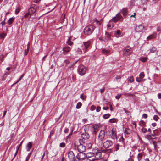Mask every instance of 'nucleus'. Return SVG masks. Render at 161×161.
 <instances>
[{"label":"nucleus","mask_w":161,"mask_h":161,"mask_svg":"<svg viewBox=\"0 0 161 161\" xmlns=\"http://www.w3.org/2000/svg\"><path fill=\"white\" fill-rule=\"evenodd\" d=\"M83 139H79L78 141L74 143L75 149H77L79 152H84L86 150V147Z\"/></svg>","instance_id":"obj_1"},{"label":"nucleus","mask_w":161,"mask_h":161,"mask_svg":"<svg viewBox=\"0 0 161 161\" xmlns=\"http://www.w3.org/2000/svg\"><path fill=\"white\" fill-rule=\"evenodd\" d=\"M91 41L90 40H89L86 42H83L81 46L82 50L84 53L86 52L91 48Z\"/></svg>","instance_id":"obj_2"},{"label":"nucleus","mask_w":161,"mask_h":161,"mask_svg":"<svg viewBox=\"0 0 161 161\" xmlns=\"http://www.w3.org/2000/svg\"><path fill=\"white\" fill-rule=\"evenodd\" d=\"M95 27L92 25H89L84 29V34L86 35H90L93 31Z\"/></svg>","instance_id":"obj_3"},{"label":"nucleus","mask_w":161,"mask_h":161,"mask_svg":"<svg viewBox=\"0 0 161 161\" xmlns=\"http://www.w3.org/2000/svg\"><path fill=\"white\" fill-rule=\"evenodd\" d=\"M123 20V18L122 16L120 14V13H118L115 17L112 18L111 20L112 21L116 23L119 21L122 22Z\"/></svg>","instance_id":"obj_4"},{"label":"nucleus","mask_w":161,"mask_h":161,"mask_svg":"<svg viewBox=\"0 0 161 161\" xmlns=\"http://www.w3.org/2000/svg\"><path fill=\"white\" fill-rule=\"evenodd\" d=\"M78 72L81 76L84 75L86 73V68L82 65H80L78 67Z\"/></svg>","instance_id":"obj_5"},{"label":"nucleus","mask_w":161,"mask_h":161,"mask_svg":"<svg viewBox=\"0 0 161 161\" xmlns=\"http://www.w3.org/2000/svg\"><path fill=\"white\" fill-rule=\"evenodd\" d=\"M113 144V142L112 141L110 140H107L106 141H105L103 143V147L105 148V149H107V148H108L110 147H111ZM101 149H104L103 148H101ZM101 151L102 149H101Z\"/></svg>","instance_id":"obj_6"},{"label":"nucleus","mask_w":161,"mask_h":161,"mask_svg":"<svg viewBox=\"0 0 161 161\" xmlns=\"http://www.w3.org/2000/svg\"><path fill=\"white\" fill-rule=\"evenodd\" d=\"M68 156L70 161H79L78 160H77L76 157L75 156L72 151H70L68 153Z\"/></svg>","instance_id":"obj_7"},{"label":"nucleus","mask_w":161,"mask_h":161,"mask_svg":"<svg viewBox=\"0 0 161 161\" xmlns=\"http://www.w3.org/2000/svg\"><path fill=\"white\" fill-rule=\"evenodd\" d=\"M107 133L110 138L114 140L117 138L116 132L115 130L113 129L112 130H108Z\"/></svg>","instance_id":"obj_8"},{"label":"nucleus","mask_w":161,"mask_h":161,"mask_svg":"<svg viewBox=\"0 0 161 161\" xmlns=\"http://www.w3.org/2000/svg\"><path fill=\"white\" fill-rule=\"evenodd\" d=\"M86 157V154L84 153V152H79L77 154V155L76 156V158L77 160H82L85 159Z\"/></svg>","instance_id":"obj_9"},{"label":"nucleus","mask_w":161,"mask_h":161,"mask_svg":"<svg viewBox=\"0 0 161 161\" xmlns=\"http://www.w3.org/2000/svg\"><path fill=\"white\" fill-rule=\"evenodd\" d=\"M132 51L131 48L129 46H128L124 49L123 54L125 56H128L130 55Z\"/></svg>","instance_id":"obj_10"},{"label":"nucleus","mask_w":161,"mask_h":161,"mask_svg":"<svg viewBox=\"0 0 161 161\" xmlns=\"http://www.w3.org/2000/svg\"><path fill=\"white\" fill-rule=\"evenodd\" d=\"M105 134L104 130H101L100 131L98 137V140L99 142H102L104 138Z\"/></svg>","instance_id":"obj_11"},{"label":"nucleus","mask_w":161,"mask_h":161,"mask_svg":"<svg viewBox=\"0 0 161 161\" xmlns=\"http://www.w3.org/2000/svg\"><path fill=\"white\" fill-rule=\"evenodd\" d=\"M36 8L35 5H32L28 9V12L30 14V16L33 14H36Z\"/></svg>","instance_id":"obj_12"},{"label":"nucleus","mask_w":161,"mask_h":161,"mask_svg":"<svg viewBox=\"0 0 161 161\" xmlns=\"http://www.w3.org/2000/svg\"><path fill=\"white\" fill-rule=\"evenodd\" d=\"M115 150H113L112 149H102V152L104 153H113L114 152L117 151L119 149V145H117L115 147Z\"/></svg>","instance_id":"obj_13"},{"label":"nucleus","mask_w":161,"mask_h":161,"mask_svg":"<svg viewBox=\"0 0 161 161\" xmlns=\"http://www.w3.org/2000/svg\"><path fill=\"white\" fill-rule=\"evenodd\" d=\"M144 28V25L141 24L137 26L135 28V31L136 32H141L143 31Z\"/></svg>","instance_id":"obj_14"},{"label":"nucleus","mask_w":161,"mask_h":161,"mask_svg":"<svg viewBox=\"0 0 161 161\" xmlns=\"http://www.w3.org/2000/svg\"><path fill=\"white\" fill-rule=\"evenodd\" d=\"M85 130V133H83L81 134V137L84 139V141L85 140V139H88L89 137V135L88 133L86 132Z\"/></svg>","instance_id":"obj_15"},{"label":"nucleus","mask_w":161,"mask_h":161,"mask_svg":"<svg viewBox=\"0 0 161 161\" xmlns=\"http://www.w3.org/2000/svg\"><path fill=\"white\" fill-rule=\"evenodd\" d=\"M103 53L104 54L108 55L111 53V51L107 48H103L102 50Z\"/></svg>","instance_id":"obj_16"},{"label":"nucleus","mask_w":161,"mask_h":161,"mask_svg":"<svg viewBox=\"0 0 161 161\" xmlns=\"http://www.w3.org/2000/svg\"><path fill=\"white\" fill-rule=\"evenodd\" d=\"M121 12L123 16L125 17L127 14L128 9L126 8H124L122 9Z\"/></svg>","instance_id":"obj_17"},{"label":"nucleus","mask_w":161,"mask_h":161,"mask_svg":"<svg viewBox=\"0 0 161 161\" xmlns=\"http://www.w3.org/2000/svg\"><path fill=\"white\" fill-rule=\"evenodd\" d=\"M95 158L96 159H98L101 157L102 153L100 152H99L98 151L95 153Z\"/></svg>","instance_id":"obj_18"},{"label":"nucleus","mask_w":161,"mask_h":161,"mask_svg":"<svg viewBox=\"0 0 161 161\" xmlns=\"http://www.w3.org/2000/svg\"><path fill=\"white\" fill-rule=\"evenodd\" d=\"M103 21V19H102L100 20L99 21L97 20L96 18L94 19L93 20V23H95L96 24L98 25H100Z\"/></svg>","instance_id":"obj_19"},{"label":"nucleus","mask_w":161,"mask_h":161,"mask_svg":"<svg viewBox=\"0 0 161 161\" xmlns=\"http://www.w3.org/2000/svg\"><path fill=\"white\" fill-rule=\"evenodd\" d=\"M71 48L70 47L67 46L63 48V50L64 52H69L71 50Z\"/></svg>","instance_id":"obj_20"},{"label":"nucleus","mask_w":161,"mask_h":161,"mask_svg":"<svg viewBox=\"0 0 161 161\" xmlns=\"http://www.w3.org/2000/svg\"><path fill=\"white\" fill-rule=\"evenodd\" d=\"M118 120L117 119L115 118H113L110 119L108 121V122L110 123H117Z\"/></svg>","instance_id":"obj_21"},{"label":"nucleus","mask_w":161,"mask_h":161,"mask_svg":"<svg viewBox=\"0 0 161 161\" xmlns=\"http://www.w3.org/2000/svg\"><path fill=\"white\" fill-rule=\"evenodd\" d=\"M115 36L117 37H120L121 36V31L120 30H118L115 33Z\"/></svg>","instance_id":"obj_22"},{"label":"nucleus","mask_w":161,"mask_h":161,"mask_svg":"<svg viewBox=\"0 0 161 161\" xmlns=\"http://www.w3.org/2000/svg\"><path fill=\"white\" fill-rule=\"evenodd\" d=\"M139 125L140 126L142 127L146 126V123L143 120H141L139 122Z\"/></svg>","instance_id":"obj_23"},{"label":"nucleus","mask_w":161,"mask_h":161,"mask_svg":"<svg viewBox=\"0 0 161 161\" xmlns=\"http://www.w3.org/2000/svg\"><path fill=\"white\" fill-rule=\"evenodd\" d=\"M124 133L127 134H130L131 133V130L129 128H126L124 131Z\"/></svg>","instance_id":"obj_24"},{"label":"nucleus","mask_w":161,"mask_h":161,"mask_svg":"<svg viewBox=\"0 0 161 161\" xmlns=\"http://www.w3.org/2000/svg\"><path fill=\"white\" fill-rule=\"evenodd\" d=\"M33 142H28L26 145V147L31 149L32 147Z\"/></svg>","instance_id":"obj_25"},{"label":"nucleus","mask_w":161,"mask_h":161,"mask_svg":"<svg viewBox=\"0 0 161 161\" xmlns=\"http://www.w3.org/2000/svg\"><path fill=\"white\" fill-rule=\"evenodd\" d=\"M111 21L110 20L109 22L107 25L108 28H112L114 27V24L113 23L111 24Z\"/></svg>","instance_id":"obj_26"},{"label":"nucleus","mask_w":161,"mask_h":161,"mask_svg":"<svg viewBox=\"0 0 161 161\" xmlns=\"http://www.w3.org/2000/svg\"><path fill=\"white\" fill-rule=\"evenodd\" d=\"M128 81L130 83H132L134 81V78L133 76L129 77L128 79Z\"/></svg>","instance_id":"obj_27"},{"label":"nucleus","mask_w":161,"mask_h":161,"mask_svg":"<svg viewBox=\"0 0 161 161\" xmlns=\"http://www.w3.org/2000/svg\"><path fill=\"white\" fill-rule=\"evenodd\" d=\"M14 21V19L13 18H10L8 21V24L10 25Z\"/></svg>","instance_id":"obj_28"},{"label":"nucleus","mask_w":161,"mask_h":161,"mask_svg":"<svg viewBox=\"0 0 161 161\" xmlns=\"http://www.w3.org/2000/svg\"><path fill=\"white\" fill-rule=\"evenodd\" d=\"M110 115H111L109 114L108 113L103 115V118L106 119L109 118Z\"/></svg>","instance_id":"obj_29"},{"label":"nucleus","mask_w":161,"mask_h":161,"mask_svg":"<svg viewBox=\"0 0 161 161\" xmlns=\"http://www.w3.org/2000/svg\"><path fill=\"white\" fill-rule=\"evenodd\" d=\"M105 36L106 37V38H105V39L106 40H108L109 39L110 37V35L109 34V33L108 32H105Z\"/></svg>","instance_id":"obj_30"},{"label":"nucleus","mask_w":161,"mask_h":161,"mask_svg":"<svg viewBox=\"0 0 161 161\" xmlns=\"http://www.w3.org/2000/svg\"><path fill=\"white\" fill-rule=\"evenodd\" d=\"M156 50V48L154 47H152V48L150 49V53H154Z\"/></svg>","instance_id":"obj_31"},{"label":"nucleus","mask_w":161,"mask_h":161,"mask_svg":"<svg viewBox=\"0 0 161 161\" xmlns=\"http://www.w3.org/2000/svg\"><path fill=\"white\" fill-rule=\"evenodd\" d=\"M31 153L32 152H31L28 154L27 157H26V159L25 161H28L31 155Z\"/></svg>","instance_id":"obj_32"},{"label":"nucleus","mask_w":161,"mask_h":161,"mask_svg":"<svg viewBox=\"0 0 161 161\" xmlns=\"http://www.w3.org/2000/svg\"><path fill=\"white\" fill-rule=\"evenodd\" d=\"M86 148H87L88 149H90L92 147V144L90 142H88L86 143Z\"/></svg>","instance_id":"obj_33"},{"label":"nucleus","mask_w":161,"mask_h":161,"mask_svg":"<svg viewBox=\"0 0 161 161\" xmlns=\"http://www.w3.org/2000/svg\"><path fill=\"white\" fill-rule=\"evenodd\" d=\"M155 36L153 35H150L147 38V40L155 38Z\"/></svg>","instance_id":"obj_34"},{"label":"nucleus","mask_w":161,"mask_h":161,"mask_svg":"<svg viewBox=\"0 0 161 161\" xmlns=\"http://www.w3.org/2000/svg\"><path fill=\"white\" fill-rule=\"evenodd\" d=\"M6 35V34L5 32L1 33V39H3Z\"/></svg>","instance_id":"obj_35"},{"label":"nucleus","mask_w":161,"mask_h":161,"mask_svg":"<svg viewBox=\"0 0 161 161\" xmlns=\"http://www.w3.org/2000/svg\"><path fill=\"white\" fill-rule=\"evenodd\" d=\"M147 60V57H141L140 58V60L143 62H145Z\"/></svg>","instance_id":"obj_36"},{"label":"nucleus","mask_w":161,"mask_h":161,"mask_svg":"<svg viewBox=\"0 0 161 161\" xmlns=\"http://www.w3.org/2000/svg\"><path fill=\"white\" fill-rule=\"evenodd\" d=\"M82 105V103L80 102H78L77 103L76 106V108L77 109H79Z\"/></svg>","instance_id":"obj_37"},{"label":"nucleus","mask_w":161,"mask_h":161,"mask_svg":"<svg viewBox=\"0 0 161 161\" xmlns=\"http://www.w3.org/2000/svg\"><path fill=\"white\" fill-rule=\"evenodd\" d=\"M153 144L154 145V147L155 149H156L157 148V142L155 141H153L152 142Z\"/></svg>","instance_id":"obj_38"},{"label":"nucleus","mask_w":161,"mask_h":161,"mask_svg":"<svg viewBox=\"0 0 161 161\" xmlns=\"http://www.w3.org/2000/svg\"><path fill=\"white\" fill-rule=\"evenodd\" d=\"M144 74L143 72H142L139 75V77L142 79L144 77Z\"/></svg>","instance_id":"obj_39"},{"label":"nucleus","mask_w":161,"mask_h":161,"mask_svg":"<svg viewBox=\"0 0 161 161\" xmlns=\"http://www.w3.org/2000/svg\"><path fill=\"white\" fill-rule=\"evenodd\" d=\"M81 49H81L80 48H78L77 50V53L80 54H81L82 53Z\"/></svg>","instance_id":"obj_40"},{"label":"nucleus","mask_w":161,"mask_h":161,"mask_svg":"<svg viewBox=\"0 0 161 161\" xmlns=\"http://www.w3.org/2000/svg\"><path fill=\"white\" fill-rule=\"evenodd\" d=\"M159 117L157 115H154L153 117V119L156 121H157Z\"/></svg>","instance_id":"obj_41"},{"label":"nucleus","mask_w":161,"mask_h":161,"mask_svg":"<svg viewBox=\"0 0 161 161\" xmlns=\"http://www.w3.org/2000/svg\"><path fill=\"white\" fill-rule=\"evenodd\" d=\"M147 131V130L146 128H143V127L141 129V131L143 133H145Z\"/></svg>","instance_id":"obj_42"},{"label":"nucleus","mask_w":161,"mask_h":161,"mask_svg":"<svg viewBox=\"0 0 161 161\" xmlns=\"http://www.w3.org/2000/svg\"><path fill=\"white\" fill-rule=\"evenodd\" d=\"M20 9L19 8H17L15 10V14H17L20 11Z\"/></svg>","instance_id":"obj_43"},{"label":"nucleus","mask_w":161,"mask_h":161,"mask_svg":"<svg viewBox=\"0 0 161 161\" xmlns=\"http://www.w3.org/2000/svg\"><path fill=\"white\" fill-rule=\"evenodd\" d=\"M24 75V74H23L22 75H21V76H20V77L19 79L15 83H16L18 82L19 81L21 80V79L23 77Z\"/></svg>","instance_id":"obj_44"},{"label":"nucleus","mask_w":161,"mask_h":161,"mask_svg":"<svg viewBox=\"0 0 161 161\" xmlns=\"http://www.w3.org/2000/svg\"><path fill=\"white\" fill-rule=\"evenodd\" d=\"M29 15H30V14L28 12L24 16V17L25 18H27L29 16Z\"/></svg>","instance_id":"obj_45"},{"label":"nucleus","mask_w":161,"mask_h":161,"mask_svg":"<svg viewBox=\"0 0 161 161\" xmlns=\"http://www.w3.org/2000/svg\"><path fill=\"white\" fill-rule=\"evenodd\" d=\"M158 130L155 129L153 131V133L156 136L158 135Z\"/></svg>","instance_id":"obj_46"},{"label":"nucleus","mask_w":161,"mask_h":161,"mask_svg":"<svg viewBox=\"0 0 161 161\" xmlns=\"http://www.w3.org/2000/svg\"><path fill=\"white\" fill-rule=\"evenodd\" d=\"M65 146V143L64 142H62L60 143L59 146L61 147H64Z\"/></svg>","instance_id":"obj_47"},{"label":"nucleus","mask_w":161,"mask_h":161,"mask_svg":"<svg viewBox=\"0 0 161 161\" xmlns=\"http://www.w3.org/2000/svg\"><path fill=\"white\" fill-rule=\"evenodd\" d=\"M93 127L94 129V132L96 133L97 132L98 130L97 129V128L96 127V125H93Z\"/></svg>","instance_id":"obj_48"},{"label":"nucleus","mask_w":161,"mask_h":161,"mask_svg":"<svg viewBox=\"0 0 161 161\" xmlns=\"http://www.w3.org/2000/svg\"><path fill=\"white\" fill-rule=\"evenodd\" d=\"M142 79L140 78L139 77H137L136 78V80L137 82H140L142 80Z\"/></svg>","instance_id":"obj_49"},{"label":"nucleus","mask_w":161,"mask_h":161,"mask_svg":"<svg viewBox=\"0 0 161 161\" xmlns=\"http://www.w3.org/2000/svg\"><path fill=\"white\" fill-rule=\"evenodd\" d=\"M67 43L69 45H71L73 44V42H72L70 41V39H69L67 41Z\"/></svg>","instance_id":"obj_50"},{"label":"nucleus","mask_w":161,"mask_h":161,"mask_svg":"<svg viewBox=\"0 0 161 161\" xmlns=\"http://www.w3.org/2000/svg\"><path fill=\"white\" fill-rule=\"evenodd\" d=\"M142 155L140 153H139L138 154V155H137V157L138 158V159H141L142 157Z\"/></svg>","instance_id":"obj_51"},{"label":"nucleus","mask_w":161,"mask_h":161,"mask_svg":"<svg viewBox=\"0 0 161 161\" xmlns=\"http://www.w3.org/2000/svg\"><path fill=\"white\" fill-rule=\"evenodd\" d=\"M124 110L125 111V113L127 115H129L130 114V112L126 110L125 108L124 109Z\"/></svg>","instance_id":"obj_52"},{"label":"nucleus","mask_w":161,"mask_h":161,"mask_svg":"<svg viewBox=\"0 0 161 161\" xmlns=\"http://www.w3.org/2000/svg\"><path fill=\"white\" fill-rule=\"evenodd\" d=\"M121 96V94H118L115 96V98L117 99H119L120 96Z\"/></svg>","instance_id":"obj_53"},{"label":"nucleus","mask_w":161,"mask_h":161,"mask_svg":"<svg viewBox=\"0 0 161 161\" xmlns=\"http://www.w3.org/2000/svg\"><path fill=\"white\" fill-rule=\"evenodd\" d=\"M23 142V141H21V142H20V144L19 145H18L17 147H16V149L19 150V148L20 147V146L21 145L22 143Z\"/></svg>","instance_id":"obj_54"},{"label":"nucleus","mask_w":161,"mask_h":161,"mask_svg":"<svg viewBox=\"0 0 161 161\" xmlns=\"http://www.w3.org/2000/svg\"><path fill=\"white\" fill-rule=\"evenodd\" d=\"M91 108L92 110H94L96 108V107L94 105H92L91 106Z\"/></svg>","instance_id":"obj_55"},{"label":"nucleus","mask_w":161,"mask_h":161,"mask_svg":"<svg viewBox=\"0 0 161 161\" xmlns=\"http://www.w3.org/2000/svg\"><path fill=\"white\" fill-rule=\"evenodd\" d=\"M101 107L100 106H97L96 108V111L97 112H99L100 111L101 109Z\"/></svg>","instance_id":"obj_56"},{"label":"nucleus","mask_w":161,"mask_h":161,"mask_svg":"<svg viewBox=\"0 0 161 161\" xmlns=\"http://www.w3.org/2000/svg\"><path fill=\"white\" fill-rule=\"evenodd\" d=\"M28 51L29 50H28V49H27L25 50L24 53V55H27L28 53Z\"/></svg>","instance_id":"obj_57"},{"label":"nucleus","mask_w":161,"mask_h":161,"mask_svg":"<svg viewBox=\"0 0 161 161\" xmlns=\"http://www.w3.org/2000/svg\"><path fill=\"white\" fill-rule=\"evenodd\" d=\"M142 117L146 119L147 117V115L146 114H143L142 115Z\"/></svg>","instance_id":"obj_58"},{"label":"nucleus","mask_w":161,"mask_h":161,"mask_svg":"<svg viewBox=\"0 0 161 161\" xmlns=\"http://www.w3.org/2000/svg\"><path fill=\"white\" fill-rule=\"evenodd\" d=\"M120 78H121V77L120 75H116L115 79L116 80H118V79H120Z\"/></svg>","instance_id":"obj_59"},{"label":"nucleus","mask_w":161,"mask_h":161,"mask_svg":"<svg viewBox=\"0 0 161 161\" xmlns=\"http://www.w3.org/2000/svg\"><path fill=\"white\" fill-rule=\"evenodd\" d=\"M156 31L157 32H159L160 31H161V28L160 27H158L157 28Z\"/></svg>","instance_id":"obj_60"},{"label":"nucleus","mask_w":161,"mask_h":161,"mask_svg":"<svg viewBox=\"0 0 161 161\" xmlns=\"http://www.w3.org/2000/svg\"><path fill=\"white\" fill-rule=\"evenodd\" d=\"M104 90H105V88L104 87H103V88L100 89V92L101 93H103V92Z\"/></svg>","instance_id":"obj_61"},{"label":"nucleus","mask_w":161,"mask_h":161,"mask_svg":"<svg viewBox=\"0 0 161 161\" xmlns=\"http://www.w3.org/2000/svg\"><path fill=\"white\" fill-rule=\"evenodd\" d=\"M147 136L148 139H153V138L152 137H151V135H147Z\"/></svg>","instance_id":"obj_62"},{"label":"nucleus","mask_w":161,"mask_h":161,"mask_svg":"<svg viewBox=\"0 0 161 161\" xmlns=\"http://www.w3.org/2000/svg\"><path fill=\"white\" fill-rule=\"evenodd\" d=\"M69 130V129L68 128H66L65 129L64 132L65 133H67L68 132Z\"/></svg>","instance_id":"obj_63"},{"label":"nucleus","mask_w":161,"mask_h":161,"mask_svg":"<svg viewBox=\"0 0 161 161\" xmlns=\"http://www.w3.org/2000/svg\"><path fill=\"white\" fill-rule=\"evenodd\" d=\"M158 99H160L161 98V93H159L158 94Z\"/></svg>","instance_id":"obj_64"}]
</instances>
